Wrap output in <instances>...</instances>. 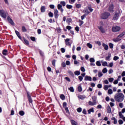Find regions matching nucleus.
<instances>
[{
    "instance_id": "obj_1",
    "label": "nucleus",
    "mask_w": 125,
    "mask_h": 125,
    "mask_svg": "<svg viewBox=\"0 0 125 125\" xmlns=\"http://www.w3.org/2000/svg\"><path fill=\"white\" fill-rule=\"evenodd\" d=\"M114 99L117 102H123L125 100V95L122 93H116L115 95Z\"/></svg>"
},
{
    "instance_id": "obj_2",
    "label": "nucleus",
    "mask_w": 125,
    "mask_h": 125,
    "mask_svg": "<svg viewBox=\"0 0 125 125\" xmlns=\"http://www.w3.org/2000/svg\"><path fill=\"white\" fill-rule=\"evenodd\" d=\"M8 14L7 12H4V11L2 10H0V16L1 17H2V18H4V19H6V16H7Z\"/></svg>"
},
{
    "instance_id": "obj_3",
    "label": "nucleus",
    "mask_w": 125,
    "mask_h": 125,
    "mask_svg": "<svg viewBox=\"0 0 125 125\" xmlns=\"http://www.w3.org/2000/svg\"><path fill=\"white\" fill-rule=\"evenodd\" d=\"M110 16V13L108 12H105L102 14L101 17L102 19H107Z\"/></svg>"
},
{
    "instance_id": "obj_4",
    "label": "nucleus",
    "mask_w": 125,
    "mask_h": 125,
    "mask_svg": "<svg viewBox=\"0 0 125 125\" xmlns=\"http://www.w3.org/2000/svg\"><path fill=\"white\" fill-rule=\"evenodd\" d=\"M121 30L120 26H113L112 28V32H119Z\"/></svg>"
},
{
    "instance_id": "obj_5",
    "label": "nucleus",
    "mask_w": 125,
    "mask_h": 125,
    "mask_svg": "<svg viewBox=\"0 0 125 125\" xmlns=\"http://www.w3.org/2000/svg\"><path fill=\"white\" fill-rule=\"evenodd\" d=\"M119 17H120V13L119 12H116L113 19V20H118V19H119Z\"/></svg>"
},
{
    "instance_id": "obj_6",
    "label": "nucleus",
    "mask_w": 125,
    "mask_h": 125,
    "mask_svg": "<svg viewBox=\"0 0 125 125\" xmlns=\"http://www.w3.org/2000/svg\"><path fill=\"white\" fill-rule=\"evenodd\" d=\"M27 98L29 103H33V100L32 99V97H31L29 92H27Z\"/></svg>"
},
{
    "instance_id": "obj_7",
    "label": "nucleus",
    "mask_w": 125,
    "mask_h": 125,
    "mask_svg": "<svg viewBox=\"0 0 125 125\" xmlns=\"http://www.w3.org/2000/svg\"><path fill=\"white\" fill-rule=\"evenodd\" d=\"M7 20L9 22L10 24L11 25H12V26H14V25H15V23H14L13 21L12 20V19H11V18L9 17V16L7 17Z\"/></svg>"
},
{
    "instance_id": "obj_8",
    "label": "nucleus",
    "mask_w": 125,
    "mask_h": 125,
    "mask_svg": "<svg viewBox=\"0 0 125 125\" xmlns=\"http://www.w3.org/2000/svg\"><path fill=\"white\" fill-rule=\"evenodd\" d=\"M84 81H89V82H91V81H92V78H91V77L88 76L87 75L85 76Z\"/></svg>"
},
{
    "instance_id": "obj_9",
    "label": "nucleus",
    "mask_w": 125,
    "mask_h": 125,
    "mask_svg": "<svg viewBox=\"0 0 125 125\" xmlns=\"http://www.w3.org/2000/svg\"><path fill=\"white\" fill-rule=\"evenodd\" d=\"M108 10L110 12H114V4H111L109 5Z\"/></svg>"
},
{
    "instance_id": "obj_10",
    "label": "nucleus",
    "mask_w": 125,
    "mask_h": 125,
    "mask_svg": "<svg viewBox=\"0 0 125 125\" xmlns=\"http://www.w3.org/2000/svg\"><path fill=\"white\" fill-rule=\"evenodd\" d=\"M58 9L59 10H60L62 13H63V11H64V9L62 8V5H61V4H58Z\"/></svg>"
},
{
    "instance_id": "obj_11",
    "label": "nucleus",
    "mask_w": 125,
    "mask_h": 125,
    "mask_svg": "<svg viewBox=\"0 0 125 125\" xmlns=\"http://www.w3.org/2000/svg\"><path fill=\"white\" fill-rule=\"evenodd\" d=\"M54 15L55 18H56V19H57V18H58V16H59V15L58 14V10L57 9L54 10Z\"/></svg>"
},
{
    "instance_id": "obj_12",
    "label": "nucleus",
    "mask_w": 125,
    "mask_h": 125,
    "mask_svg": "<svg viewBox=\"0 0 125 125\" xmlns=\"http://www.w3.org/2000/svg\"><path fill=\"white\" fill-rule=\"evenodd\" d=\"M15 33L16 34L17 37L20 39V40H21L23 42V39H22V37L20 36V33L18 32V31L16 30L15 31Z\"/></svg>"
},
{
    "instance_id": "obj_13",
    "label": "nucleus",
    "mask_w": 125,
    "mask_h": 125,
    "mask_svg": "<svg viewBox=\"0 0 125 125\" xmlns=\"http://www.w3.org/2000/svg\"><path fill=\"white\" fill-rule=\"evenodd\" d=\"M70 41H71V39H68V38L65 40V44L66 45L71 46V43H70V42H69Z\"/></svg>"
},
{
    "instance_id": "obj_14",
    "label": "nucleus",
    "mask_w": 125,
    "mask_h": 125,
    "mask_svg": "<svg viewBox=\"0 0 125 125\" xmlns=\"http://www.w3.org/2000/svg\"><path fill=\"white\" fill-rule=\"evenodd\" d=\"M102 46L104 47V50H108V49H109V46H108V45L103 43Z\"/></svg>"
},
{
    "instance_id": "obj_15",
    "label": "nucleus",
    "mask_w": 125,
    "mask_h": 125,
    "mask_svg": "<svg viewBox=\"0 0 125 125\" xmlns=\"http://www.w3.org/2000/svg\"><path fill=\"white\" fill-rule=\"evenodd\" d=\"M98 29H99L102 34H104V33H105V29H104L102 26H98Z\"/></svg>"
},
{
    "instance_id": "obj_16",
    "label": "nucleus",
    "mask_w": 125,
    "mask_h": 125,
    "mask_svg": "<svg viewBox=\"0 0 125 125\" xmlns=\"http://www.w3.org/2000/svg\"><path fill=\"white\" fill-rule=\"evenodd\" d=\"M23 40L24 42V43L26 44V45H29V41L25 39V37H23Z\"/></svg>"
},
{
    "instance_id": "obj_17",
    "label": "nucleus",
    "mask_w": 125,
    "mask_h": 125,
    "mask_svg": "<svg viewBox=\"0 0 125 125\" xmlns=\"http://www.w3.org/2000/svg\"><path fill=\"white\" fill-rule=\"evenodd\" d=\"M45 9H46V8L44 6H42L41 8V11L42 13L45 12Z\"/></svg>"
},
{
    "instance_id": "obj_18",
    "label": "nucleus",
    "mask_w": 125,
    "mask_h": 125,
    "mask_svg": "<svg viewBox=\"0 0 125 125\" xmlns=\"http://www.w3.org/2000/svg\"><path fill=\"white\" fill-rule=\"evenodd\" d=\"M92 99L93 102H94V103L96 104V100H97V97L95 96H93L92 97Z\"/></svg>"
},
{
    "instance_id": "obj_19",
    "label": "nucleus",
    "mask_w": 125,
    "mask_h": 125,
    "mask_svg": "<svg viewBox=\"0 0 125 125\" xmlns=\"http://www.w3.org/2000/svg\"><path fill=\"white\" fill-rule=\"evenodd\" d=\"M2 54L3 55H7L8 54V51L6 49H4L2 51Z\"/></svg>"
},
{
    "instance_id": "obj_20",
    "label": "nucleus",
    "mask_w": 125,
    "mask_h": 125,
    "mask_svg": "<svg viewBox=\"0 0 125 125\" xmlns=\"http://www.w3.org/2000/svg\"><path fill=\"white\" fill-rule=\"evenodd\" d=\"M78 91H79V92H82V91H83V88L82 87V85H79L78 87Z\"/></svg>"
},
{
    "instance_id": "obj_21",
    "label": "nucleus",
    "mask_w": 125,
    "mask_h": 125,
    "mask_svg": "<svg viewBox=\"0 0 125 125\" xmlns=\"http://www.w3.org/2000/svg\"><path fill=\"white\" fill-rule=\"evenodd\" d=\"M106 110L107 114H110V113H111V107H110V105H108Z\"/></svg>"
},
{
    "instance_id": "obj_22",
    "label": "nucleus",
    "mask_w": 125,
    "mask_h": 125,
    "mask_svg": "<svg viewBox=\"0 0 125 125\" xmlns=\"http://www.w3.org/2000/svg\"><path fill=\"white\" fill-rule=\"evenodd\" d=\"M113 41L114 42H118L122 41V39H119L118 37H117V38L113 39Z\"/></svg>"
},
{
    "instance_id": "obj_23",
    "label": "nucleus",
    "mask_w": 125,
    "mask_h": 125,
    "mask_svg": "<svg viewBox=\"0 0 125 125\" xmlns=\"http://www.w3.org/2000/svg\"><path fill=\"white\" fill-rule=\"evenodd\" d=\"M75 7L76 8H78L79 9L81 8V7H82V4L76 3Z\"/></svg>"
},
{
    "instance_id": "obj_24",
    "label": "nucleus",
    "mask_w": 125,
    "mask_h": 125,
    "mask_svg": "<svg viewBox=\"0 0 125 125\" xmlns=\"http://www.w3.org/2000/svg\"><path fill=\"white\" fill-rule=\"evenodd\" d=\"M111 120H112V121H114L113 124H114V125H116V124L118 123V120H116V118L112 117L111 118Z\"/></svg>"
},
{
    "instance_id": "obj_25",
    "label": "nucleus",
    "mask_w": 125,
    "mask_h": 125,
    "mask_svg": "<svg viewBox=\"0 0 125 125\" xmlns=\"http://www.w3.org/2000/svg\"><path fill=\"white\" fill-rule=\"evenodd\" d=\"M88 104L89 105H90V106H94V105H96V104L94 102H92L90 101H89L88 102Z\"/></svg>"
},
{
    "instance_id": "obj_26",
    "label": "nucleus",
    "mask_w": 125,
    "mask_h": 125,
    "mask_svg": "<svg viewBox=\"0 0 125 125\" xmlns=\"http://www.w3.org/2000/svg\"><path fill=\"white\" fill-rule=\"evenodd\" d=\"M125 35V32H123L122 33L118 35L117 37H118L119 39H122V38H123V37H124Z\"/></svg>"
},
{
    "instance_id": "obj_27",
    "label": "nucleus",
    "mask_w": 125,
    "mask_h": 125,
    "mask_svg": "<svg viewBox=\"0 0 125 125\" xmlns=\"http://www.w3.org/2000/svg\"><path fill=\"white\" fill-rule=\"evenodd\" d=\"M94 113V109L93 108H90V109L88 110V113L91 114V113Z\"/></svg>"
},
{
    "instance_id": "obj_28",
    "label": "nucleus",
    "mask_w": 125,
    "mask_h": 125,
    "mask_svg": "<svg viewBox=\"0 0 125 125\" xmlns=\"http://www.w3.org/2000/svg\"><path fill=\"white\" fill-rule=\"evenodd\" d=\"M72 22V19L71 18H68L66 20V22L68 23V25H70V23H71Z\"/></svg>"
},
{
    "instance_id": "obj_29",
    "label": "nucleus",
    "mask_w": 125,
    "mask_h": 125,
    "mask_svg": "<svg viewBox=\"0 0 125 125\" xmlns=\"http://www.w3.org/2000/svg\"><path fill=\"white\" fill-rule=\"evenodd\" d=\"M68 89L70 90L71 92H74L75 89H74V87L73 86H71L69 88H68Z\"/></svg>"
},
{
    "instance_id": "obj_30",
    "label": "nucleus",
    "mask_w": 125,
    "mask_h": 125,
    "mask_svg": "<svg viewBox=\"0 0 125 125\" xmlns=\"http://www.w3.org/2000/svg\"><path fill=\"white\" fill-rule=\"evenodd\" d=\"M71 123L72 124V125H78V123H77L74 120H71Z\"/></svg>"
},
{
    "instance_id": "obj_31",
    "label": "nucleus",
    "mask_w": 125,
    "mask_h": 125,
    "mask_svg": "<svg viewBox=\"0 0 125 125\" xmlns=\"http://www.w3.org/2000/svg\"><path fill=\"white\" fill-rule=\"evenodd\" d=\"M19 115H20V116H24V115H25V112L24 111L21 110L19 111Z\"/></svg>"
},
{
    "instance_id": "obj_32",
    "label": "nucleus",
    "mask_w": 125,
    "mask_h": 125,
    "mask_svg": "<svg viewBox=\"0 0 125 125\" xmlns=\"http://www.w3.org/2000/svg\"><path fill=\"white\" fill-rule=\"evenodd\" d=\"M75 75H76V76H80V75H81V72H80V71H76L74 72Z\"/></svg>"
},
{
    "instance_id": "obj_33",
    "label": "nucleus",
    "mask_w": 125,
    "mask_h": 125,
    "mask_svg": "<svg viewBox=\"0 0 125 125\" xmlns=\"http://www.w3.org/2000/svg\"><path fill=\"white\" fill-rule=\"evenodd\" d=\"M60 4L62 5V6H65L66 5V2H65V1H61Z\"/></svg>"
},
{
    "instance_id": "obj_34",
    "label": "nucleus",
    "mask_w": 125,
    "mask_h": 125,
    "mask_svg": "<svg viewBox=\"0 0 125 125\" xmlns=\"http://www.w3.org/2000/svg\"><path fill=\"white\" fill-rule=\"evenodd\" d=\"M60 98L62 99V100H65L66 98L65 97V96L63 94H62L60 95Z\"/></svg>"
},
{
    "instance_id": "obj_35",
    "label": "nucleus",
    "mask_w": 125,
    "mask_h": 125,
    "mask_svg": "<svg viewBox=\"0 0 125 125\" xmlns=\"http://www.w3.org/2000/svg\"><path fill=\"white\" fill-rule=\"evenodd\" d=\"M102 65L104 67H106V66H108V63L107 62H104L102 63Z\"/></svg>"
},
{
    "instance_id": "obj_36",
    "label": "nucleus",
    "mask_w": 125,
    "mask_h": 125,
    "mask_svg": "<svg viewBox=\"0 0 125 125\" xmlns=\"http://www.w3.org/2000/svg\"><path fill=\"white\" fill-rule=\"evenodd\" d=\"M78 97L80 99H81L82 100H83V99L85 98V96L80 95L78 96Z\"/></svg>"
},
{
    "instance_id": "obj_37",
    "label": "nucleus",
    "mask_w": 125,
    "mask_h": 125,
    "mask_svg": "<svg viewBox=\"0 0 125 125\" xmlns=\"http://www.w3.org/2000/svg\"><path fill=\"white\" fill-rule=\"evenodd\" d=\"M66 8L68 9H71L73 8V6L72 5L67 4L66 5Z\"/></svg>"
},
{
    "instance_id": "obj_38",
    "label": "nucleus",
    "mask_w": 125,
    "mask_h": 125,
    "mask_svg": "<svg viewBox=\"0 0 125 125\" xmlns=\"http://www.w3.org/2000/svg\"><path fill=\"white\" fill-rule=\"evenodd\" d=\"M102 72L104 74H106V73H107L108 72V70H107L106 68H104Z\"/></svg>"
},
{
    "instance_id": "obj_39",
    "label": "nucleus",
    "mask_w": 125,
    "mask_h": 125,
    "mask_svg": "<svg viewBox=\"0 0 125 125\" xmlns=\"http://www.w3.org/2000/svg\"><path fill=\"white\" fill-rule=\"evenodd\" d=\"M21 30L23 32H27V29H26V27H25V26H22Z\"/></svg>"
},
{
    "instance_id": "obj_40",
    "label": "nucleus",
    "mask_w": 125,
    "mask_h": 125,
    "mask_svg": "<svg viewBox=\"0 0 125 125\" xmlns=\"http://www.w3.org/2000/svg\"><path fill=\"white\" fill-rule=\"evenodd\" d=\"M103 76V73L101 72V71L98 72V77L99 78H101Z\"/></svg>"
},
{
    "instance_id": "obj_41",
    "label": "nucleus",
    "mask_w": 125,
    "mask_h": 125,
    "mask_svg": "<svg viewBox=\"0 0 125 125\" xmlns=\"http://www.w3.org/2000/svg\"><path fill=\"white\" fill-rule=\"evenodd\" d=\"M110 58H111V55H108L107 57H105V60L107 61H110Z\"/></svg>"
},
{
    "instance_id": "obj_42",
    "label": "nucleus",
    "mask_w": 125,
    "mask_h": 125,
    "mask_svg": "<svg viewBox=\"0 0 125 125\" xmlns=\"http://www.w3.org/2000/svg\"><path fill=\"white\" fill-rule=\"evenodd\" d=\"M90 62H91V63H94V62H95V60H94V58H90Z\"/></svg>"
},
{
    "instance_id": "obj_43",
    "label": "nucleus",
    "mask_w": 125,
    "mask_h": 125,
    "mask_svg": "<svg viewBox=\"0 0 125 125\" xmlns=\"http://www.w3.org/2000/svg\"><path fill=\"white\" fill-rule=\"evenodd\" d=\"M109 48H111V49H112L114 48V44H113V43H109Z\"/></svg>"
},
{
    "instance_id": "obj_44",
    "label": "nucleus",
    "mask_w": 125,
    "mask_h": 125,
    "mask_svg": "<svg viewBox=\"0 0 125 125\" xmlns=\"http://www.w3.org/2000/svg\"><path fill=\"white\" fill-rule=\"evenodd\" d=\"M96 64L97 66H98L99 67H100V66H101V63L100 62V61H97Z\"/></svg>"
},
{
    "instance_id": "obj_45",
    "label": "nucleus",
    "mask_w": 125,
    "mask_h": 125,
    "mask_svg": "<svg viewBox=\"0 0 125 125\" xmlns=\"http://www.w3.org/2000/svg\"><path fill=\"white\" fill-rule=\"evenodd\" d=\"M119 116H120L121 119H123V118H124V115L122 114V112H119Z\"/></svg>"
},
{
    "instance_id": "obj_46",
    "label": "nucleus",
    "mask_w": 125,
    "mask_h": 125,
    "mask_svg": "<svg viewBox=\"0 0 125 125\" xmlns=\"http://www.w3.org/2000/svg\"><path fill=\"white\" fill-rule=\"evenodd\" d=\"M108 94H112L113 93V90L112 89H109L108 90Z\"/></svg>"
},
{
    "instance_id": "obj_47",
    "label": "nucleus",
    "mask_w": 125,
    "mask_h": 125,
    "mask_svg": "<svg viewBox=\"0 0 125 125\" xmlns=\"http://www.w3.org/2000/svg\"><path fill=\"white\" fill-rule=\"evenodd\" d=\"M119 81H120V79H117L116 80H115L113 82L114 84H118L119 83Z\"/></svg>"
},
{
    "instance_id": "obj_48",
    "label": "nucleus",
    "mask_w": 125,
    "mask_h": 125,
    "mask_svg": "<svg viewBox=\"0 0 125 125\" xmlns=\"http://www.w3.org/2000/svg\"><path fill=\"white\" fill-rule=\"evenodd\" d=\"M83 109L81 107H79L77 108V111L78 113H81Z\"/></svg>"
},
{
    "instance_id": "obj_49",
    "label": "nucleus",
    "mask_w": 125,
    "mask_h": 125,
    "mask_svg": "<svg viewBox=\"0 0 125 125\" xmlns=\"http://www.w3.org/2000/svg\"><path fill=\"white\" fill-rule=\"evenodd\" d=\"M87 46L89 47V48H92V45L90 44V43H87Z\"/></svg>"
},
{
    "instance_id": "obj_50",
    "label": "nucleus",
    "mask_w": 125,
    "mask_h": 125,
    "mask_svg": "<svg viewBox=\"0 0 125 125\" xmlns=\"http://www.w3.org/2000/svg\"><path fill=\"white\" fill-rule=\"evenodd\" d=\"M108 81H109V83H113V82H114V78H109L108 79Z\"/></svg>"
},
{
    "instance_id": "obj_51",
    "label": "nucleus",
    "mask_w": 125,
    "mask_h": 125,
    "mask_svg": "<svg viewBox=\"0 0 125 125\" xmlns=\"http://www.w3.org/2000/svg\"><path fill=\"white\" fill-rule=\"evenodd\" d=\"M104 88V90H108V88H109V86L108 85H105Z\"/></svg>"
},
{
    "instance_id": "obj_52",
    "label": "nucleus",
    "mask_w": 125,
    "mask_h": 125,
    "mask_svg": "<svg viewBox=\"0 0 125 125\" xmlns=\"http://www.w3.org/2000/svg\"><path fill=\"white\" fill-rule=\"evenodd\" d=\"M118 59H119V58L118 56H115L113 58V60H114V61H117V60H118Z\"/></svg>"
},
{
    "instance_id": "obj_53",
    "label": "nucleus",
    "mask_w": 125,
    "mask_h": 125,
    "mask_svg": "<svg viewBox=\"0 0 125 125\" xmlns=\"http://www.w3.org/2000/svg\"><path fill=\"white\" fill-rule=\"evenodd\" d=\"M48 16H49V17H53V13L51 12H50L48 13Z\"/></svg>"
},
{
    "instance_id": "obj_54",
    "label": "nucleus",
    "mask_w": 125,
    "mask_h": 125,
    "mask_svg": "<svg viewBox=\"0 0 125 125\" xmlns=\"http://www.w3.org/2000/svg\"><path fill=\"white\" fill-rule=\"evenodd\" d=\"M49 7L51 9H54L55 6H54V5L53 4H51L49 5Z\"/></svg>"
},
{
    "instance_id": "obj_55",
    "label": "nucleus",
    "mask_w": 125,
    "mask_h": 125,
    "mask_svg": "<svg viewBox=\"0 0 125 125\" xmlns=\"http://www.w3.org/2000/svg\"><path fill=\"white\" fill-rule=\"evenodd\" d=\"M78 79L80 81V82H82V81H83V76H79L78 77Z\"/></svg>"
},
{
    "instance_id": "obj_56",
    "label": "nucleus",
    "mask_w": 125,
    "mask_h": 125,
    "mask_svg": "<svg viewBox=\"0 0 125 125\" xmlns=\"http://www.w3.org/2000/svg\"><path fill=\"white\" fill-rule=\"evenodd\" d=\"M62 106H63V108H66V107H67V103L64 102V103H63Z\"/></svg>"
},
{
    "instance_id": "obj_57",
    "label": "nucleus",
    "mask_w": 125,
    "mask_h": 125,
    "mask_svg": "<svg viewBox=\"0 0 125 125\" xmlns=\"http://www.w3.org/2000/svg\"><path fill=\"white\" fill-rule=\"evenodd\" d=\"M55 62H56V60H54L52 61V64L53 65V66H55Z\"/></svg>"
},
{
    "instance_id": "obj_58",
    "label": "nucleus",
    "mask_w": 125,
    "mask_h": 125,
    "mask_svg": "<svg viewBox=\"0 0 125 125\" xmlns=\"http://www.w3.org/2000/svg\"><path fill=\"white\" fill-rule=\"evenodd\" d=\"M118 122H119V125H123V124H124V121H123L121 119L118 121Z\"/></svg>"
},
{
    "instance_id": "obj_59",
    "label": "nucleus",
    "mask_w": 125,
    "mask_h": 125,
    "mask_svg": "<svg viewBox=\"0 0 125 125\" xmlns=\"http://www.w3.org/2000/svg\"><path fill=\"white\" fill-rule=\"evenodd\" d=\"M66 65H67V66H69V65H70L71 64V62H70V61H66V62H65Z\"/></svg>"
},
{
    "instance_id": "obj_60",
    "label": "nucleus",
    "mask_w": 125,
    "mask_h": 125,
    "mask_svg": "<svg viewBox=\"0 0 125 125\" xmlns=\"http://www.w3.org/2000/svg\"><path fill=\"white\" fill-rule=\"evenodd\" d=\"M65 80H66L67 82H71V79H70V78H69L68 77H66L65 78Z\"/></svg>"
},
{
    "instance_id": "obj_61",
    "label": "nucleus",
    "mask_w": 125,
    "mask_h": 125,
    "mask_svg": "<svg viewBox=\"0 0 125 125\" xmlns=\"http://www.w3.org/2000/svg\"><path fill=\"white\" fill-rule=\"evenodd\" d=\"M61 52H62V53H64L65 51V48H62L61 49Z\"/></svg>"
},
{
    "instance_id": "obj_62",
    "label": "nucleus",
    "mask_w": 125,
    "mask_h": 125,
    "mask_svg": "<svg viewBox=\"0 0 125 125\" xmlns=\"http://www.w3.org/2000/svg\"><path fill=\"white\" fill-rule=\"evenodd\" d=\"M65 108V111L66 112V113L67 114H69V113H70V112L69 111V109L68 108V107H64Z\"/></svg>"
},
{
    "instance_id": "obj_63",
    "label": "nucleus",
    "mask_w": 125,
    "mask_h": 125,
    "mask_svg": "<svg viewBox=\"0 0 125 125\" xmlns=\"http://www.w3.org/2000/svg\"><path fill=\"white\" fill-rule=\"evenodd\" d=\"M98 88H102V84H98L97 85Z\"/></svg>"
},
{
    "instance_id": "obj_64",
    "label": "nucleus",
    "mask_w": 125,
    "mask_h": 125,
    "mask_svg": "<svg viewBox=\"0 0 125 125\" xmlns=\"http://www.w3.org/2000/svg\"><path fill=\"white\" fill-rule=\"evenodd\" d=\"M62 67H63V68H65V67H66V63L65 62H62Z\"/></svg>"
}]
</instances>
